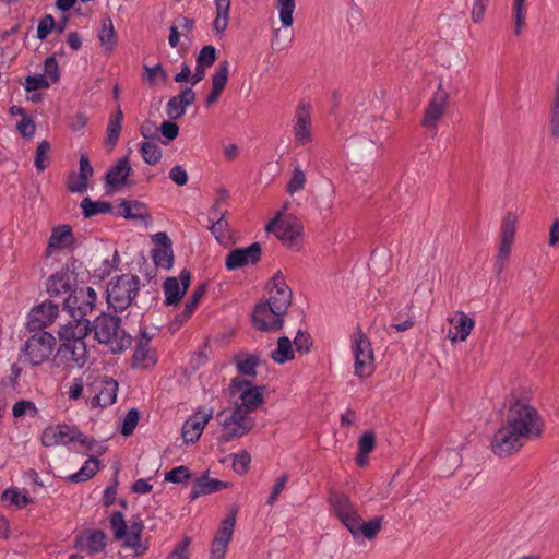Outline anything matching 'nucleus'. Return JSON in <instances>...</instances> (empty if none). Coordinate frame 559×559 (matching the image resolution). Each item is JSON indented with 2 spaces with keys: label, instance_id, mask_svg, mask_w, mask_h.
Segmentation results:
<instances>
[{
  "label": "nucleus",
  "instance_id": "f257e3e1",
  "mask_svg": "<svg viewBox=\"0 0 559 559\" xmlns=\"http://www.w3.org/2000/svg\"><path fill=\"white\" fill-rule=\"evenodd\" d=\"M332 513L348 530L354 539L364 537L374 539L383 524V516H376L369 521H364L355 503L348 496L334 492L329 499Z\"/></svg>",
  "mask_w": 559,
  "mask_h": 559
},
{
  "label": "nucleus",
  "instance_id": "8fccbe9b",
  "mask_svg": "<svg viewBox=\"0 0 559 559\" xmlns=\"http://www.w3.org/2000/svg\"><path fill=\"white\" fill-rule=\"evenodd\" d=\"M233 468L237 474L243 475L248 472L251 463V456L248 451L242 450L239 453L231 454Z\"/></svg>",
  "mask_w": 559,
  "mask_h": 559
},
{
  "label": "nucleus",
  "instance_id": "de8ad7c7",
  "mask_svg": "<svg viewBox=\"0 0 559 559\" xmlns=\"http://www.w3.org/2000/svg\"><path fill=\"white\" fill-rule=\"evenodd\" d=\"M50 143L48 141H41L35 154L34 165L38 171H44L49 163Z\"/></svg>",
  "mask_w": 559,
  "mask_h": 559
},
{
  "label": "nucleus",
  "instance_id": "37998d69",
  "mask_svg": "<svg viewBox=\"0 0 559 559\" xmlns=\"http://www.w3.org/2000/svg\"><path fill=\"white\" fill-rule=\"evenodd\" d=\"M140 153L148 165H156L162 158V148L153 142H142L140 144Z\"/></svg>",
  "mask_w": 559,
  "mask_h": 559
},
{
  "label": "nucleus",
  "instance_id": "72a5a7b5",
  "mask_svg": "<svg viewBox=\"0 0 559 559\" xmlns=\"http://www.w3.org/2000/svg\"><path fill=\"white\" fill-rule=\"evenodd\" d=\"M226 488V484L209 477L200 478L191 490L190 498L197 499L200 496L213 493Z\"/></svg>",
  "mask_w": 559,
  "mask_h": 559
},
{
  "label": "nucleus",
  "instance_id": "412c9836",
  "mask_svg": "<svg viewBox=\"0 0 559 559\" xmlns=\"http://www.w3.org/2000/svg\"><path fill=\"white\" fill-rule=\"evenodd\" d=\"M58 355L71 367L83 368L88 360L86 344L83 340L63 342L58 349Z\"/></svg>",
  "mask_w": 559,
  "mask_h": 559
},
{
  "label": "nucleus",
  "instance_id": "774afa93",
  "mask_svg": "<svg viewBox=\"0 0 559 559\" xmlns=\"http://www.w3.org/2000/svg\"><path fill=\"white\" fill-rule=\"evenodd\" d=\"M59 305L52 300H47L34 307L28 314H58Z\"/></svg>",
  "mask_w": 559,
  "mask_h": 559
},
{
  "label": "nucleus",
  "instance_id": "2eb2a0df",
  "mask_svg": "<svg viewBox=\"0 0 559 559\" xmlns=\"http://www.w3.org/2000/svg\"><path fill=\"white\" fill-rule=\"evenodd\" d=\"M527 439L506 423L495 433L491 448L496 455L506 457L518 452Z\"/></svg>",
  "mask_w": 559,
  "mask_h": 559
},
{
  "label": "nucleus",
  "instance_id": "5701e85b",
  "mask_svg": "<svg viewBox=\"0 0 559 559\" xmlns=\"http://www.w3.org/2000/svg\"><path fill=\"white\" fill-rule=\"evenodd\" d=\"M225 197L219 198L212 206L209 213V221L211 223L210 229L216 240L225 243L229 239L228 222L226 221L227 210L223 209Z\"/></svg>",
  "mask_w": 559,
  "mask_h": 559
},
{
  "label": "nucleus",
  "instance_id": "a19ab883",
  "mask_svg": "<svg viewBox=\"0 0 559 559\" xmlns=\"http://www.w3.org/2000/svg\"><path fill=\"white\" fill-rule=\"evenodd\" d=\"M251 323L262 332H275L283 326L282 317H251Z\"/></svg>",
  "mask_w": 559,
  "mask_h": 559
},
{
  "label": "nucleus",
  "instance_id": "0e129e2a",
  "mask_svg": "<svg viewBox=\"0 0 559 559\" xmlns=\"http://www.w3.org/2000/svg\"><path fill=\"white\" fill-rule=\"evenodd\" d=\"M294 345L299 353H308L312 346V340L309 333L298 331L295 338Z\"/></svg>",
  "mask_w": 559,
  "mask_h": 559
},
{
  "label": "nucleus",
  "instance_id": "c756f323",
  "mask_svg": "<svg viewBox=\"0 0 559 559\" xmlns=\"http://www.w3.org/2000/svg\"><path fill=\"white\" fill-rule=\"evenodd\" d=\"M76 545L88 555L99 554L106 547V535L99 530L86 531L78 538Z\"/></svg>",
  "mask_w": 559,
  "mask_h": 559
},
{
  "label": "nucleus",
  "instance_id": "79ce46f5",
  "mask_svg": "<svg viewBox=\"0 0 559 559\" xmlns=\"http://www.w3.org/2000/svg\"><path fill=\"white\" fill-rule=\"evenodd\" d=\"M152 257L157 266L165 270L170 269L174 261L171 245L159 246L153 249Z\"/></svg>",
  "mask_w": 559,
  "mask_h": 559
},
{
  "label": "nucleus",
  "instance_id": "4d7b16f0",
  "mask_svg": "<svg viewBox=\"0 0 559 559\" xmlns=\"http://www.w3.org/2000/svg\"><path fill=\"white\" fill-rule=\"evenodd\" d=\"M305 185L306 175L299 167H296L293 171L290 180L287 183V192L293 195L297 191L304 189Z\"/></svg>",
  "mask_w": 559,
  "mask_h": 559
},
{
  "label": "nucleus",
  "instance_id": "9d476101",
  "mask_svg": "<svg viewBox=\"0 0 559 559\" xmlns=\"http://www.w3.org/2000/svg\"><path fill=\"white\" fill-rule=\"evenodd\" d=\"M140 280L133 274H123L107 287V302L115 312L126 310L139 290Z\"/></svg>",
  "mask_w": 559,
  "mask_h": 559
},
{
  "label": "nucleus",
  "instance_id": "20e7f679",
  "mask_svg": "<svg viewBox=\"0 0 559 559\" xmlns=\"http://www.w3.org/2000/svg\"><path fill=\"white\" fill-rule=\"evenodd\" d=\"M95 338L114 353L124 352L132 343V338L121 328L120 317H95L93 322Z\"/></svg>",
  "mask_w": 559,
  "mask_h": 559
},
{
  "label": "nucleus",
  "instance_id": "423d86ee",
  "mask_svg": "<svg viewBox=\"0 0 559 559\" xmlns=\"http://www.w3.org/2000/svg\"><path fill=\"white\" fill-rule=\"evenodd\" d=\"M110 527L114 537L118 540H122L124 547L132 549L136 556L144 554L147 549L142 543L144 525L139 516L132 518L129 523H127L123 514L119 511H115L110 516Z\"/></svg>",
  "mask_w": 559,
  "mask_h": 559
},
{
  "label": "nucleus",
  "instance_id": "a878e982",
  "mask_svg": "<svg viewBox=\"0 0 559 559\" xmlns=\"http://www.w3.org/2000/svg\"><path fill=\"white\" fill-rule=\"evenodd\" d=\"M195 100V93L191 87L183 88L178 95L169 98L165 111L170 120L181 118L189 106Z\"/></svg>",
  "mask_w": 559,
  "mask_h": 559
},
{
  "label": "nucleus",
  "instance_id": "338daca9",
  "mask_svg": "<svg viewBox=\"0 0 559 559\" xmlns=\"http://www.w3.org/2000/svg\"><path fill=\"white\" fill-rule=\"evenodd\" d=\"M550 133L555 138H559V96L555 95L554 104L550 111Z\"/></svg>",
  "mask_w": 559,
  "mask_h": 559
},
{
  "label": "nucleus",
  "instance_id": "09e8293b",
  "mask_svg": "<svg viewBox=\"0 0 559 559\" xmlns=\"http://www.w3.org/2000/svg\"><path fill=\"white\" fill-rule=\"evenodd\" d=\"M512 243L513 242L500 240L499 251L495 261V271L498 276L501 275L503 269L506 267L511 252Z\"/></svg>",
  "mask_w": 559,
  "mask_h": 559
},
{
  "label": "nucleus",
  "instance_id": "7c9ffc66",
  "mask_svg": "<svg viewBox=\"0 0 559 559\" xmlns=\"http://www.w3.org/2000/svg\"><path fill=\"white\" fill-rule=\"evenodd\" d=\"M131 173L132 168L129 164L128 157H122L107 171L106 182L111 188H119L126 185Z\"/></svg>",
  "mask_w": 559,
  "mask_h": 559
},
{
  "label": "nucleus",
  "instance_id": "052dcab7",
  "mask_svg": "<svg viewBox=\"0 0 559 559\" xmlns=\"http://www.w3.org/2000/svg\"><path fill=\"white\" fill-rule=\"evenodd\" d=\"M51 85L49 80L43 75H28L25 79L24 87L27 92L37 91L40 88H48Z\"/></svg>",
  "mask_w": 559,
  "mask_h": 559
},
{
  "label": "nucleus",
  "instance_id": "f3484780",
  "mask_svg": "<svg viewBox=\"0 0 559 559\" xmlns=\"http://www.w3.org/2000/svg\"><path fill=\"white\" fill-rule=\"evenodd\" d=\"M97 294L92 287L74 288L72 293L62 302L63 310L70 314H88L95 308Z\"/></svg>",
  "mask_w": 559,
  "mask_h": 559
},
{
  "label": "nucleus",
  "instance_id": "c85d7f7f",
  "mask_svg": "<svg viewBox=\"0 0 559 559\" xmlns=\"http://www.w3.org/2000/svg\"><path fill=\"white\" fill-rule=\"evenodd\" d=\"M150 337L143 332L142 338L139 341L133 354V367L148 369L156 365L157 355L150 346Z\"/></svg>",
  "mask_w": 559,
  "mask_h": 559
},
{
  "label": "nucleus",
  "instance_id": "ea45409f",
  "mask_svg": "<svg viewBox=\"0 0 559 559\" xmlns=\"http://www.w3.org/2000/svg\"><path fill=\"white\" fill-rule=\"evenodd\" d=\"M80 206L85 217H93L98 214L109 213L112 209L109 202L93 201L90 197L84 198Z\"/></svg>",
  "mask_w": 559,
  "mask_h": 559
},
{
  "label": "nucleus",
  "instance_id": "58836bf2",
  "mask_svg": "<svg viewBox=\"0 0 559 559\" xmlns=\"http://www.w3.org/2000/svg\"><path fill=\"white\" fill-rule=\"evenodd\" d=\"M100 45L108 51H111L116 45V32L112 21L109 16L102 19V29L98 33Z\"/></svg>",
  "mask_w": 559,
  "mask_h": 559
},
{
  "label": "nucleus",
  "instance_id": "f704fd0d",
  "mask_svg": "<svg viewBox=\"0 0 559 559\" xmlns=\"http://www.w3.org/2000/svg\"><path fill=\"white\" fill-rule=\"evenodd\" d=\"M93 455L84 462L82 467L74 474H71L68 479L71 483H83L91 479L99 469V461Z\"/></svg>",
  "mask_w": 559,
  "mask_h": 559
},
{
  "label": "nucleus",
  "instance_id": "603ef678",
  "mask_svg": "<svg viewBox=\"0 0 559 559\" xmlns=\"http://www.w3.org/2000/svg\"><path fill=\"white\" fill-rule=\"evenodd\" d=\"M524 2L525 0H514L513 2L514 34L516 36L522 33L525 23L526 9Z\"/></svg>",
  "mask_w": 559,
  "mask_h": 559
},
{
  "label": "nucleus",
  "instance_id": "cd10ccee",
  "mask_svg": "<svg viewBox=\"0 0 559 559\" xmlns=\"http://www.w3.org/2000/svg\"><path fill=\"white\" fill-rule=\"evenodd\" d=\"M90 331L91 322L85 317H71L59 330V336L64 342H71V340L84 341Z\"/></svg>",
  "mask_w": 559,
  "mask_h": 559
},
{
  "label": "nucleus",
  "instance_id": "f8f14e48",
  "mask_svg": "<svg viewBox=\"0 0 559 559\" xmlns=\"http://www.w3.org/2000/svg\"><path fill=\"white\" fill-rule=\"evenodd\" d=\"M56 340L55 336L46 331L35 333L24 344L23 359L32 366H40L46 362L52 352Z\"/></svg>",
  "mask_w": 559,
  "mask_h": 559
},
{
  "label": "nucleus",
  "instance_id": "6e6d98bb",
  "mask_svg": "<svg viewBox=\"0 0 559 559\" xmlns=\"http://www.w3.org/2000/svg\"><path fill=\"white\" fill-rule=\"evenodd\" d=\"M139 418H140V416H139L138 409H135V408L130 409L122 420L120 432L123 436L132 435L134 429L136 428Z\"/></svg>",
  "mask_w": 559,
  "mask_h": 559
},
{
  "label": "nucleus",
  "instance_id": "5fc2aeb1",
  "mask_svg": "<svg viewBox=\"0 0 559 559\" xmlns=\"http://www.w3.org/2000/svg\"><path fill=\"white\" fill-rule=\"evenodd\" d=\"M205 290H206L205 284L199 285L193 290L192 295L189 297V299L186 302V309L182 314H192L197 310L200 301L202 300V298L205 294Z\"/></svg>",
  "mask_w": 559,
  "mask_h": 559
},
{
  "label": "nucleus",
  "instance_id": "bb28decb",
  "mask_svg": "<svg viewBox=\"0 0 559 559\" xmlns=\"http://www.w3.org/2000/svg\"><path fill=\"white\" fill-rule=\"evenodd\" d=\"M190 285V274L186 271L180 273L179 280L167 278L164 283V294L168 305H176L185 295Z\"/></svg>",
  "mask_w": 559,
  "mask_h": 559
},
{
  "label": "nucleus",
  "instance_id": "473e14b6",
  "mask_svg": "<svg viewBox=\"0 0 559 559\" xmlns=\"http://www.w3.org/2000/svg\"><path fill=\"white\" fill-rule=\"evenodd\" d=\"M123 120V112L118 107L116 112H114L108 121V126L106 129V145L109 147H115L118 143L121 133V124Z\"/></svg>",
  "mask_w": 559,
  "mask_h": 559
},
{
  "label": "nucleus",
  "instance_id": "a18cd8bd",
  "mask_svg": "<svg viewBox=\"0 0 559 559\" xmlns=\"http://www.w3.org/2000/svg\"><path fill=\"white\" fill-rule=\"evenodd\" d=\"M229 76V62L224 60L217 66L212 76V87L221 92L224 91Z\"/></svg>",
  "mask_w": 559,
  "mask_h": 559
},
{
  "label": "nucleus",
  "instance_id": "ddd939ff",
  "mask_svg": "<svg viewBox=\"0 0 559 559\" xmlns=\"http://www.w3.org/2000/svg\"><path fill=\"white\" fill-rule=\"evenodd\" d=\"M302 224L295 216H285L280 218L275 216L266 226L267 231H272L287 247H296L300 243L302 237Z\"/></svg>",
  "mask_w": 559,
  "mask_h": 559
},
{
  "label": "nucleus",
  "instance_id": "4be33fe9",
  "mask_svg": "<svg viewBox=\"0 0 559 559\" xmlns=\"http://www.w3.org/2000/svg\"><path fill=\"white\" fill-rule=\"evenodd\" d=\"M261 246L254 242L246 248H237L231 250L225 261L226 269L234 271L249 263L254 264L260 260Z\"/></svg>",
  "mask_w": 559,
  "mask_h": 559
},
{
  "label": "nucleus",
  "instance_id": "9b49d317",
  "mask_svg": "<svg viewBox=\"0 0 559 559\" xmlns=\"http://www.w3.org/2000/svg\"><path fill=\"white\" fill-rule=\"evenodd\" d=\"M352 350L354 374L360 379L369 378L374 371V354L370 341L361 331L354 333Z\"/></svg>",
  "mask_w": 559,
  "mask_h": 559
},
{
  "label": "nucleus",
  "instance_id": "393cba45",
  "mask_svg": "<svg viewBox=\"0 0 559 559\" xmlns=\"http://www.w3.org/2000/svg\"><path fill=\"white\" fill-rule=\"evenodd\" d=\"M447 321L448 326L443 325V331L451 343L465 341L475 326L472 317H448Z\"/></svg>",
  "mask_w": 559,
  "mask_h": 559
},
{
  "label": "nucleus",
  "instance_id": "e2e57ef3",
  "mask_svg": "<svg viewBox=\"0 0 559 559\" xmlns=\"http://www.w3.org/2000/svg\"><path fill=\"white\" fill-rule=\"evenodd\" d=\"M43 75H45L51 84L56 83L59 80V76H60L59 67H58V62L53 56L46 58V60L44 62V74Z\"/></svg>",
  "mask_w": 559,
  "mask_h": 559
},
{
  "label": "nucleus",
  "instance_id": "864d4df0",
  "mask_svg": "<svg viewBox=\"0 0 559 559\" xmlns=\"http://www.w3.org/2000/svg\"><path fill=\"white\" fill-rule=\"evenodd\" d=\"M119 263V254L117 251L112 254L111 259H105L102 264L95 270V275L100 280H104L111 275L117 269Z\"/></svg>",
  "mask_w": 559,
  "mask_h": 559
},
{
  "label": "nucleus",
  "instance_id": "2f4dec72",
  "mask_svg": "<svg viewBox=\"0 0 559 559\" xmlns=\"http://www.w3.org/2000/svg\"><path fill=\"white\" fill-rule=\"evenodd\" d=\"M233 361L240 374L239 377L254 378L257 376V367L260 365V358L258 355L241 352L234 356Z\"/></svg>",
  "mask_w": 559,
  "mask_h": 559
},
{
  "label": "nucleus",
  "instance_id": "7ed1b4c3",
  "mask_svg": "<svg viewBox=\"0 0 559 559\" xmlns=\"http://www.w3.org/2000/svg\"><path fill=\"white\" fill-rule=\"evenodd\" d=\"M41 443L46 448L78 444L97 455H103L107 450L104 443L86 437L78 427L66 424L47 427L41 433Z\"/></svg>",
  "mask_w": 559,
  "mask_h": 559
},
{
  "label": "nucleus",
  "instance_id": "6ab92c4d",
  "mask_svg": "<svg viewBox=\"0 0 559 559\" xmlns=\"http://www.w3.org/2000/svg\"><path fill=\"white\" fill-rule=\"evenodd\" d=\"M76 273L67 264L48 277L46 289L51 297L60 296L62 294L72 293L76 287Z\"/></svg>",
  "mask_w": 559,
  "mask_h": 559
},
{
  "label": "nucleus",
  "instance_id": "b1692460",
  "mask_svg": "<svg viewBox=\"0 0 559 559\" xmlns=\"http://www.w3.org/2000/svg\"><path fill=\"white\" fill-rule=\"evenodd\" d=\"M74 243L72 228L69 225H58L51 230L46 248V257L52 255L56 251L71 249Z\"/></svg>",
  "mask_w": 559,
  "mask_h": 559
},
{
  "label": "nucleus",
  "instance_id": "69168bd1",
  "mask_svg": "<svg viewBox=\"0 0 559 559\" xmlns=\"http://www.w3.org/2000/svg\"><path fill=\"white\" fill-rule=\"evenodd\" d=\"M288 481V475L287 474H283L282 476H280L273 488H272V491L266 500V503L270 504V506H273L275 503V501L277 500L278 496L282 493V491L284 490L286 484Z\"/></svg>",
  "mask_w": 559,
  "mask_h": 559
},
{
  "label": "nucleus",
  "instance_id": "c03bdc74",
  "mask_svg": "<svg viewBox=\"0 0 559 559\" xmlns=\"http://www.w3.org/2000/svg\"><path fill=\"white\" fill-rule=\"evenodd\" d=\"M295 7V0H276V8L280 13V20L284 27H289L293 25V14Z\"/></svg>",
  "mask_w": 559,
  "mask_h": 559
},
{
  "label": "nucleus",
  "instance_id": "aec40b11",
  "mask_svg": "<svg viewBox=\"0 0 559 559\" xmlns=\"http://www.w3.org/2000/svg\"><path fill=\"white\" fill-rule=\"evenodd\" d=\"M236 524L235 513L226 516L219 524V527L213 538L210 559H224L227 547L231 540Z\"/></svg>",
  "mask_w": 559,
  "mask_h": 559
},
{
  "label": "nucleus",
  "instance_id": "4c0bfd02",
  "mask_svg": "<svg viewBox=\"0 0 559 559\" xmlns=\"http://www.w3.org/2000/svg\"><path fill=\"white\" fill-rule=\"evenodd\" d=\"M272 359L277 364H285L294 359L292 342L288 337L282 336L277 341L276 348L271 354Z\"/></svg>",
  "mask_w": 559,
  "mask_h": 559
},
{
  "label": "nucleus",
  "instance_id": "bf43d9fd",
  "mask_svg": "<svg viewBox=\"0 0 559 559\" xmlns=\"http://www.w3.org/2000/svg\"><path fill=\"white\" fill-rule=\"evenodd\" d=\"M86 393V380L83 377L74 378L68 389L69 400L76 401Z\"/></svg>",
  "mask_w": 559,
  "mask_h": 559
},
{
  "label": "nucleus",
  "instance_id": "3c124183",
  "mask_svg": "<svg viewBox=\"0 0 559 559\" xmlns=\"http://www.w3.org/2000/svg\"><path fill=\"white\" fill-rule=\"evenodd\" d=\"M516 216L512 213H508L502 222L501 226V240L513 242L515 229H516Z\"/></svg>",
  "mask_w": 559,
  "mask_h": 559
},
{
  "label": "nucleus",
  "instance_id": "a211bd4d",
  "mask_svg": "<svg viewBox=\"0 0 559 559\" xmlns=\"http://www.w3.org/2000/svg\"><path fill=\"white\" fill-rule=\"evenodd\" d=\"M214 408L200 406L182 425L181 435L186 443L197 442L209 421L213 418Z\"/></svg>",
  "mask_w": 559,
  "mask_h": 559
},
{
  "label": "nucleus",
  "instance_id": "6e6552de",
  "mask_svg": "<svg viewBox=\"0 0 559 559\" xmlns=\"http://www.w3.org/2000/svg\"><path fill=\"white\" fill-rule=\"evenodd\" d=\"M119 384L107 376L86 378V403L91 408H106L117 400Z\"/></svg>",
  "mask_w": 559,
  "mask_h": 559
},
{
  "label": "nucleus",
  "instance_id": "680f3d73",
  "mask_svg": "<svg viewBox=\"0 0 559 559\" xmlns=\"http://www.w3.org/2000/svg\"><path fill=\"white\" fill-rule=\"evenodd\" d=\"M215 59H216V49L214 46H204L198 58H197V63L200 66V67H204V68H210L214 62H215Z\"/></svg>",
  "mask_w": 559,
  "mask_h": 559
},
{
  "label": "nucleus",
  "instance_id": "13d9d810",
  "mask_svg": "<svg viewBox=\"0 0 559 559\" xmlns=\"http://www.w3.org/2000/svg\"><path fill=\"white\" fill-rule=\"evenodd\" d=\"M191 476L189 468L185 465L177 466L165 474L164 479L168 483L179 484Z\"/></svg>",
  "mask_w": 559,
  "mask_h": 559
},
{
  "label": "nucleus",
  "instance_id": "dca6fc26",
  "mask_svg": "<svg viewBox=\"0 0 559 559\" xmlns=\"http://www.w3.org/2000/svg\"><path fill=\"white\" fill-rule=\"evenodd\" d=\"M293 131L297 145L305 146L312 142L311 105L305 99L296 108Z\"/></svg>",
  "mask_w": 559,
  "mask_h": 559
},
{
  "label": "nucleus",
  "instance_id": "0eeeda50",
  "mask_svg": "<svg viewBox=\"0 0 559 559\" xmlns=\"http://www.w3.org/2000/svg\"><path fill=\"white\" fill-rule=\"evenodd\" d=\"M216 419L221 427L218 441L228 443L248 435L255 426L252 416L241 413L239 409L230 408L218 412Z\"/></svg>",
  "mask_w": 559,
  "mask_h": 559
},
{
  "label": "nucleus",
  "instance_id": "c9c22d12",
  "mask_svg": "<svg viewBox=\"0 0 559 559\" xmlns=\"http://www.w3.org/2000/svg\"><path fill=\"white\" fill-rule=\"evenodd\" d=\"M1 500L7 507L12 506L16 509H22L27 506L32 499L24 490L8 488L2 492Z\"/></svg>",
  "mask_w": 559,
  "mask_h": 559
},
{
  "label": "nucleus",
  "instance_id": "39448f33",
  "mask_svg": "<svg viewBox=\"0 0 559 559\" xmlns=\"http://www.w3.org/2000/svg\"><path fill=\"white\" fill-rule=\"evenodd\" d=\"M264 386L254 385L250 380L235 377L229 384L234 400L233 408L251 416L264 403Z\"/></svg>",
  "mask_w": 559,
  "mask_h": 559
},
{
  "label": "nucleus",
  "instance_id": "4468645a",
  "mask_svg": "<svg viewBox=\"0 0 559 559\" xmlns=\"http://www.w3.org/2000/svg\"><path fill=\"white\" fill-rule=\"evenodd\" d=\"M449 107V93L441 84L429 98L421 119V126L435 136L438 132V123L443 119Z\"/></svg>",
  "mask_w": 559,
  "mask_h": 559
},
{
  "label": "nucleus",
  "instance_id": "49530a36",
  "mask_svg": "<svg viewBox=\"0 0 559 559\" xmlns=\"http://www.w3.org/2000/svg\"><path fill=\"white\" fill-rule=\"evenodd\" d=\"M38 408L34 402L28 400H21L16 402L12 407V415L14 418H21L23 416L36 417Z\"/></svg>",
  "mask_w": 559,
  "mask_h": 559
},
{
  "label": "nucleus",
  "instance_id": "1a4fd4ad",
  "mask_svg": "<svg viewBox=\"0 0 559 559\" xmlns=\"http://www.w3.org/2000/svg\"><path fill=\"white\" fill-rule=\"evenodd\" d=\"M292 290L286 285L284 276L277 272L272 277V288L270 290V299L267 301H260L254 306L252 314H286V311L292 302Z\"/></svg>",
  "mask_w": 559,
  "mask_h": 559
},
{
  "label": "nucleus",
  "instance_id": "e433bc0d",
  "mask_svg": "<svg viewBox=\"0 0 559 559\" xmlns=\"http://www.w3.org/2000/svg\"><path fill=\"white\" fill-rule=\"evenodd\" d=\"M116 215L124 218H144L146 216L145 205L139 201L123 200Z\"/></svg>",
  "mask_w": 559,
  "mask_h": 559
},
{
  "label": "nucleus",
  "instance_id": "f03ea898",
  "mask_svg": "<svg viewBox=\"0 0 559 559\" xmlns=\"http://www.w3.org/2000/svg\"><path fill=\"white\" fill-rule=\"evenodd\" d=\"M506 423L528 439L539 437L542 432V418L526 394L512 395Z\"/></svg>",
  "mask_w": 559,
  "mask_h": 559
}]
</instances>
